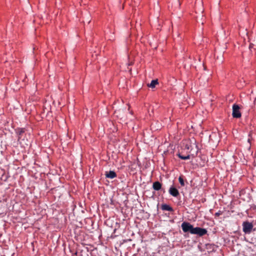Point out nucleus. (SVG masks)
I'll return each instance as SVG.
<instances>
[{"label": "nucleus", "mask_w": 256, "mask_h": 256, "mask_svg": "<svg viewBox=\"0 0 256 256\" xmlns=\"http://www.w3.org/2000/svg\"><path fill=\"white\" fill-rule=\"evenodd\" d=\"M181 226L184 232H189L191 234H197L200 236L206 234L208 232L206 228L200 227L194 228L192 224L188 222H183Z\"/></svg>", "instance_id": "f257e3e1"}, {"label": "nucleus", "mask_w": 256, "mask_h": 256, "mask_svg": "<svg viewBox=\"0 0 256 256\" xmlns=\"http://www.w3.org/2000/svg\"><path fill=\"white\" fill-rule=\"evenodd\" d=\"M242 231L246 234H249L251 232L254 227L252 222L248 221H244L242 222Z\"/></svg>", "instance_id": "f03ea898"}, {"label": "nucleus", "mask_w": 256, "mask_h": 256, "mask_svg": "<svg viewBox=\"0 0 256 256\" xmlns=\"http://www.w3.org/2000/svg\"><path fill=\"white\" fill-rule=\"evenodd\" d=\"M240 107L238 104H234L232 106V116L234 118H240L242 116L241 112L240 110Z\"/></svg>", "instance_id": "7ed1b4c3"}, {"label": "nucleus", "mask_w": 256, "mask_h": 256, "mask_svg": "<svg viewBox=\"0 0 256 256\" xmlns=\"http://www.w3.org/2000/svg\"><path fill=\"white\" fill-rule=\"evenodd\" d=\"M26 130L24 128H17L14 130V132L17 136L18 141L20 142L22 136L25 133Z\"/></svg>", "instance_id": "20e7f679"}, {"label": "nucleus", "mask_w": 256, "mask_h": 256, "mask_svg": "<svg viewBox=\"0 0 256 256\" xmlns=\"http://www.w3.org/2000/svg\"><path fill=\"white\" fill-rule=\"evenodd\" d=\"M168 192L171 196H172L174 197H177L180 194L178 190L174 186H172L170 188Z\"/></svg>", "instance_id": "39448f33"}, {"label": "nucleus", "mask_w": 256, "mask_h": 256, "mask_svg": "<svg viewBox=\"0 0 256 256\" xmlns=\"http://www.w3.org/2000/svg\"><path fill=\"white\" fill-rule=\"evenodd\" d=\"M162 184L158 181L154 182L152 184V188L155 190H160L162 188Z\"/></svg>", "instance_id": "423d86ee"}, {"label": "nucleus", "mask_w": 256, "mask_h": 256, "mask_svg": "<svg viewBox=\"0 0 256 256\" xmlns=\"http://www.w3.org/2000/svg\"><path fill=\"white\" fill-rule=\"evenodd\" d=\"M106 176L108 178L112 179L116 177V174L114 171L110 170L106 173Z\"/></svg>", "instance_id": "0eeeda50"}, {"label": "nucleus", "mask_w": 256, "mask_h": 256, "mask_svg": "<svg viewBox=\"0 0 256 256\" xmlns=\"http://www.w3.org/2000/svg\"><path fill=\"white\" fill-rule=\"evenodd\" d=\"M184 149L186 150H192V145H191V142L189 140H186L184 142Z\"/></svg>", "instance_id": "6e6552de"}, {"label": "nucleus", "mask_w": 256, "mask_h": 256, "mask_svg": "<svg viewBox=\"0 0 256 256\" xmlns=\"http://www.w3.org/2000/svg\"><path fill=\"white\" fill-rule=\"evenodd\" d=\"M162 209L164 210L172 212L174 210L172 207L167 204H163L162 206Z\"/></svg>", "instance_id": "1a4fd4ad"}, {"label": "nucleus", "mask_w": 256, "mask_h": 256, "mask_svg": "<svg viewBox=\"0 0 256 256\" xmlns=\"http://www.w3.org/2000/svg\"><path fill=\"white\" fill-rule=\"evenodd\" d=\"M158 84V82L157 79L152 80L150 84H148V86L151 88H154L156 85Z\"/></svg>", "instance_id": "9d476101"}, {"label": "nucleus", "mask_w": 256, "mask_h": 256, "mask_svg": "<svg viewBox=\"0 0 256 256\" xmlns=\"http://www.w3.org/2000/svg\"><path fill=\"white\" fill-rule=\"evenodd\" d=\"M177 156H178V157L179 158H180L182 160H189L190 158V155L188 154L187 155L184 156V155L182 154L181 153L179 152L177 154Z\"/></svg>", "instance_id": "9b49d317"}, {"label": "nucleus", "mask_w": 256, "mask_h": 256, "mask_svg": "<svg viewBox=\"0 0 256 256\" xmlns=\"http://www.w3.org/2000/svg\"><path fill=\"white\" fill-rule=\"evenodd\" d=\"M178 181H179V182L180 184L182 186H184L185 184H184V180L182 176H180L178 178Z\"/></svg>", "instance_id": "f8f14e48"}, {"label": "nucleus", "mask_w": 256, "mask_h": 256, "mask_svg": "<svg viewBox=\"0 0 256 256\" xmlns=\"http://www.w3.org/2000/svg\"><path fill=\"white\" fill-rule=\"evenodd\" d=\"M222 212L221 210H219L217 212L215 213L214 216L215 218L219 216L220 215H221L222 214Z\"/></svg>", "instance_id": "ddd939ff"}, {"label": "nucleus", "mask_w": 256, "mask_h": 256, "mask_svg": "<svg viewBox=\"0 0 256 256\" xmlns=\"http://www.w3.org/2000/svg\"><path fill=\"white\" fill-rule=\"evenodd\" d=\"M248 141L250 144V139H248Z\"/></svg>", "instance_id": "4468645a"}]
</instances>
